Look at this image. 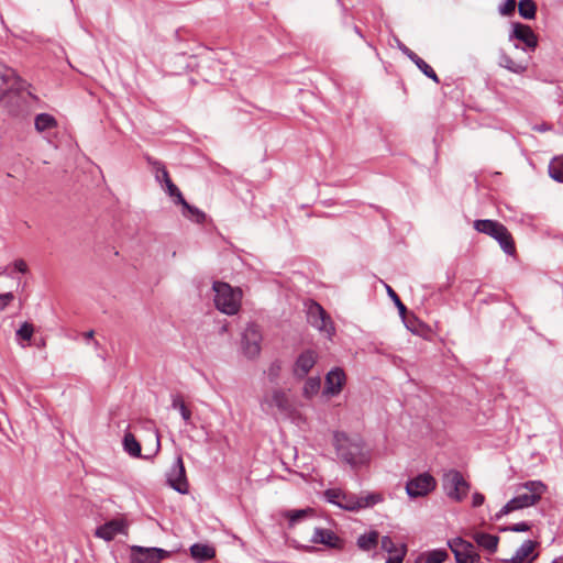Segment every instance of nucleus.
Returning a JSON list of instances; mask_svg holds the SVG:
<instances>
[{
	"label": "nucleus",
	"instance_id": "4",
	"mask_svg": "<svg viewBox=\"0 0 563 563\" xmlns=\"http://www.w3.org/2000/svg\"><path fill=\"white\" fill-rule=\"evenodd\" d=\"M214 291V305L221 312L232 316L235 314L241 307V290L234 289L230 284L216 280L212 284Z\"/></svg>",
	"mask_w": 563,
	"mask_h": 563
},
{
	"label": "nucleus",
	"instance_id": "10",
	"mask_svg": "<svg viewBox=\"0 0 563 563\" xmlns=\"http://www.w3.org/2000/svg\"><path fill=\"white\" fill-rule=\"evenodd\" d=\"M308 321L320 331L331 334L334 331L330 316L317 301H311L308 308Z\"/></svg>",
	"mask_w": 563,
	"mask_h": 563
},
{
	"label": "nucleus",
	"instance_id": "45",
	"mask_svg": "<svg viewBox=\"0 0 563 563\" xmlns=\"http://www.w3.org/2000/svg\"><path fill=\"white\" fill-rule=\"evenodd\" d=\"M531 529V526L526 522H517L508 527L500 528V531H512V532H527Z\"/></svg>",
	"mask_w": 563,
	"mask_h": 563
},
{
	"label": "nucleus",
	"instance_id": "46",
	"mask_svg": "<svg viewBox=\"0 0 563 563\" xmlns=\"http://www.w3.org/2000/svg\"><path fill=\"white\" fill-rule=\"evenodd\" d=\"M380 547L382 550H384L387 553H395L397 552V547L394 543L393 539L389 536H384L380 540Z\"/></svg>",
	"mask_w": 563,
	"mask_h": 563
},
{
	"label": "nucleus",
	"instance_id": "38",
	"mask_svg": "<svg viewBox=\"0 0 563 563\" xmlns=\"http://www.w3.org/2000/svg\"><path fill=\"white\" fill-rule=\"evenodd\" d=\"M34 332V327L30 322H24L21 324V327L16 330L15 335L16 340L22 341H30Z\"/></svg>",
	"mask_w": 563,
	"mask_h": 563
},
{
	"label": "nucleus",
	"instance_id": "24",
	"mask_svg": "<svg viewBox=\"0 0 563 563\" xmlns=\"http://www.w3.org/2000/svg\"><path fill=\"white\" fill-rule=\"evenodd\" d=\"M122 444H123L124 451L130 456H132V457H142L141 444H140V442L136 440V438L131 432H128V433L124 434Z\"/></svg>",
	"mask_w": 563,
	"mask_h": 563
},
{
	"label": "nucleus",
	"instance_id": "6",
	"mask_svg": "<svg viewBox=\"0 0 563 563\" xmlns=\"http://www.w3.org/2000/svg\"><path fill=\"white\" fill-rule=\"evenodd\" d=\"M527 493L519 494L508 501L511 510H519L538 504L542 495L547 492V485L541 481H528L522 484Z\"/></svg>",
	"mask_w": 563,
	"mask_h": 563
},
{
	"label": "nucleus",
	"instance_id": "48",
	"mask_svg": "<svg viewBox=\"0 0 563 563\" xmlns=\"http://www.w3.org/2000/svg\"><path fill=\"white\" fill-rule=\"evenodd\" d=\"M14 299L13 292L0 294V311H3Z\"/></svg>",
	"mask_w": 563,
	"mask_h": 563
},
{
	"label": "nucleus",
	"instance_id": "43",
	"mask_svg": "<svg viewBox=\"0 0 563 563\" xmlns=\"http://www.w3.org/2000/svg\"><path fill=\"white\" fill-rule=\"evenodd\" d=\"M516 0H505L498 8L501 15H512L516 11Z\"/></svg>",
	"mask_w": 563,
	"mask_h": 563
},
{
	"label": "nucleus",
	"instance_id": "42",
	"mask_svg": "<svg viewBox=\"0 0 563 563\" xmlns=\"http://www.w3.org/2000/svg\"><path fill=\"white\" fill-rule=\"evenodd\" d=\"M323 496L328 503L338 506V504H340L342 492L340 489L329 488L323 493Z\"/></svg>",
	"mask_w": 563,
	"mask_h": 563
},
{
	"label": "nucleus",
	"instance_id": "27",
	"mask_svg": "<svg viewBox=\"0 0 563 563\" xmlns=\"http://www.w3.org/2000/svg\"><path fill=\"white\" fill-rule=\"evenodd\" d=\"M499 65L514 74H522L527 70V65L515 62L509 55L503 53L499 56Z\"/></svg>",
	"mask_w": 563,
	"mask_h": 563
},
{
	"label": "nucleus",
	"instance_id": "35",
	"mask_svg": "<svg viewBox=\"0 0 563 563\" xmlns=\"http://www.w3.org/2000/svg\"><path fill=\"white\" fill-rule=\"evenodd\" d=\"M320 384L319 377H309L303 385V396L307 398L314 396L320 389Z\"/></svg>",
	"mask_w": 563,
	"mask_h": 563
},
{
	"label": "nucleus",
	"instance_id": "40",
	"mask_svg": "<svg viewBox=\"0 0 563 563\" xmlns=\"http://www.w3.org/2000/svg\"><path fill=\"white\" fill-rule=\"evenodd\" d=\"M448 547L450 548V550L452 552H453V549H455V550H461L462 548H464V549H474V545H473L472 542L466 541V540H464L461 537H456L454 539L449 540L448 541Z\"/></svg>",
	"mask_w": 563,
	"mask_h": 563
},
{
	"label": "nucleus",
	"instance_id": "44",
	"mask_svg": "<svg viewBox=\"0 0 563 563\" xmlns=\"http://www.w3.org/2000/svg\"><path fill=\"white\" fill-rule=\"evenodd\" d=\"M473 552H474V549H464V548H462L461 550L453 549L455 562L456 563H467L468 556H471Z\"/></svg>",
	"mask_w": 563,
	"mask_h": 563
},
{
	"label": "nucleus",
	"instance_id": "26",
	"mask_svg": "<svg viewBox=\"0 0 563 563\" xmlns=\"http://www.w3.org/2000/svg\"><path fill=\"white\" fill-rule=\"evenodd\" d=\"M164 190L173 199L175 205H180L185 200L181 191L173 183L168 173L164 174Z\"/></svg>",
	"mask_w": 563,
	"mask_h": 563
},
{
	"label": "nucleus",
	"instance_id": "16",
	"mask_svg": "<svg viewBox=\"0 0 563 563\" xmlns=\"http://www.w3.org/2000/svg\"><path fill=\"white\" fill-rule=\"evenodd\" d=\"M537 542L532 540H526L515 552V554L505 560V563H532L537 558L538 553H533Z\"/></svg>",
	"mask_w": 563,
	"mask_h": 563
},
{
	"label": "nucleus",
	"instance_id": "18",
	"mask_svg": "<svg viewBox=\"0 0 563 563\" xmlns=\"http://www.w3.org/2000/svg\"><path fill=\"white\" fill-rule=\"evenodd\" d=\"M22 80L13 68L0 64V98L4 97L16 85H21Z\"/></svg>",
	"mask_w": 563,
	"mask_h": 563
},
{
	"label": "nucleus",
	"instance_id": "13",
	"mask_svg": "<svg viewBox=\"0 0 563 563\" xmlns=\"http://www.w3.org/2000/svg\"><path fill=\"white\" fill-rule=\"evenodd\" d=\"M317 363V353L313 350L301 352L294 364L292 374L298 379H303Z\"/></svg>",
	"mask_w": 563,
	"mask_h": 563
},
{
	"label": "nucleus",
	"instance_id": "14",
	"mask_svg": "<svg viewBox=\"0 0 563 563\" xmlns=\"http://www.w3.org/2000/svg\"><path fill=\"white\" fill-rule=\"evenodd\" d=\"M128 525L123 519H112L97 527L95 536L104 541H112L117 534L126 533Z\"/></svg>",
	"mask_w": 563,
	"mask_h": 563
},
{
	"label": "nucleus",
	"instance_id": "11",
	"mask_svg": "<svg viewBox=\"0 0 563 563\" xmlns=\"http://www.w3.org/2000/svg\"><path fill=\"white\" fill-rule=\"evenodd\" d=\"M509 40H517L525 44V51H534L538 46V36L533 30L523 23L514 22L511 24V32Z\"/></svg>",
	"mask_w": 563,
	"mask_h": 563
},
{
	"label": "nucleus",
	"instance_id": "50",
	"mask_svg": "<svg viewBox=\"0 0 563 563\" xmlns=\"http://www.w3.org/2000/svg\"><path fill=\"white\" fill-rule=\"evenodd\" d=\"M485 501V496L481 493H474L473 496H472V505L473 507H479L484 504Z\"/></svg>",
	"mask_w": 563,
	"mask_h": 563
},
{
	"label": "nucleus",
	"instance_id": "8",
	"mask_svg": "<svg viewBox=\"0 0 563 563\" xmlns=\"http://www.w3.org/2000/svg\"><path fill=\"white\" fill-rule=\"evenodd\" d=\"M262 333L260 327L250 323L242 333V351L247 358H255L261 353Z\"/></svg>",
	"mask_w": 563,
	"mask_h": 563
},
{
	"label": "nucleus",
	"instance_id": "54",
	"mask_svg": "<svg viewBox=\"0 0 563 563\" xmlns=\"http://www.w3.org/2000/svg\"><path fill=\"white\" fill-rule=\"evenodd\" d=\"M155 437H156V452H157L161 448L159 435H158L157 431L155 432Z\"/></svg>",
	"mask_w": 563,
	"mask_h": 563
},
{
	"label": "nucleus",
	"instance_id": "19",
	"mask_svg": "<svg viewBox=\"0 0 563 563\" xmlns=\"http://www.w3.org/2000/svg\"><path fill=\"white\" fill-rule=\"evenodd\" d=\"M190 556L198 563L208 562L216 558L214 547L206 543H194L189 548Z\"/></svg>",
	"mask_w": 563,
	"mask_h": 563
},
{
	"label": "nucleus",
	"instance_id": "3",
	"mask_svg": "<svg viewBox=\"0 0 563 563\" xmlns=\"http://www.w3.org/2000/svg\"><path fill=\"white\" fill-rule=\"evenodd\" d=\"M333 445L343 462L352 466L363 463L364 442L361 439H351L344 432H335Z\"/></svg>",
	"mask_w": 563,
	"mask_h": 563
},
{
	"label": "nucleus",
	"instance_id": "39",
	"mask_svg": "<svg viewBox=\"0 0 563 563\" xmlns=\"http://www.w3.org/2000/svg\"><path fill=\"white\" fill-rule=\"evenodd\" d=\"M386 290H387L389 298L394 301L395 306L397 307L400 317L405 321V316L408 311L407 307L404 305V302L400 300L397 292L390 286L386 285Z\"/></svg>",
	"mask_w": 563,
	"mask_h": 563
},
{
	"label": "nucleus",
	"instance_id": "29",
	"mask_svg": "<svg viewBox=\"0 0 563 563\" xmlns=\"http://www.w3.org/2000/svg\"><path fill=\"white\" fill-rule=\"evenodd\" d=\"M360 501L358 496L355 494H346L342 493L340 504L338 507L347 511H357L360 510Z\"/></svg>",
	"mask_w": 563,
	"mask_h": 563
},
{
	"label": "nucleus",
	"instance_id": "17",
	"mask_svg": "<svg viewBox=\"0 0 563 563\" xmlns=\"http://www.w3.org/2000/svg\"><path fill=\"white\" fill-rule=\"evenodd\" d=\"M311 542L316 544H323L330 549H341L342 540L339 536L329 529L316 528L311 537Z\"/></svg>",
	"mask_w": 563,
	"mask_h": 563
},
{
	"label": "nucleus",
	"instance_id": "1",
	"mask_svg": "<svg viewBox=\"0 0 563 563\" xmlns=\"http://www.w3.org/2000/svg\"><path fill=\"white\" fill-rule=\"evenodd\" d=\"M26 87V81L22 80L21 85H16L4 97L0 98V104L9 115L24 119L31 114L32 107L38 99Z\"/></svg>",
	"mask_w": 563,
	"mask_h": 563
},
{
	"label": "nucleus",
	"instance_id": "15",
	"mask_svg": "<svg viewBox=\"0 0 563 563\" xmlns=\"http://www.w3.org/2000/svg\"><path fill=\"white\" fill-rule=\"evenodd\" d=\"M399 49L419 68V70L435 84L440 82V79L434 69L413 51L407 47L404 43L399 42Z\"/></svg>",
	"mask_w": 563,
	"mask_h": 563
},
{
	"label": "nucleus",
	"instance_id": "56",
	"mask_svg": "<svg viewBox=\"0 0 563 563\" xmlns=\"http://www.w3.org/2000/svg\"><path fill=\"white\" fill-rule=\"evenodd\" d=\"M354 31H355L356 34H358L361 37H363V34H362V32H361L358 26L355 25L354 26Z\"/></svg>",
	"mask_w": 563,
	"mask_h": 563
},
{
	"label": "nucleus",
	"instance_id": "52",
	"mask_svg": "<svg viewBox=\"0 0 563 563\" xmlns=\"http://www.w3.org/2000/svg\"><path fill=\"white\" fill-rule=\"evenodd\" d=\"M510 512H512L511 507H509L508 503H506V505H504L501 509L495 515V520H499Z\"/></svg>",
	"mask_w": 563,
	"mask_h": 563
},
{
	"label": "nucleus",
	"instance_id": "37",
	"mask_svg": "<svg viewBox=\"0 0 563 563\" xmlns=\"http://www.w3.org/2000/svg\"><path fill=\"white\" fill-rule=\"evenodd\" d=\"M449 558V554L443 549L432 550L427 553L424 563H443Z\"/></svg>",
	"mask_w": 563,
	"mask_h": 563
},
{
	"label": "nucleus",
	"instance_id": "28",
	"mask_svg": "<svg viewBox=\"0 0 563 563\" xmlns=\"http://www.w3.org/2000/svg\"><path fill=\"white\" fill-rule=\"evenodd\" d=\"M145 158L147 164L152 168V173L155 176V180L161 185H164V174L168 173L165 164L162 161H158L150 155H147Z\"/></svg>",
	"mask_w": 563,
	"mask_h": 563
},
{
	"label": "nucleus",
	"instance_id": "5",
	"mask_svg": "<svg viewBox=\"0 0 563 563\" xmlns=\"http://www.w3.org/2000/svg\"><path fill=\"white\" fill-rule=\"evenodd\" d=\"M442 487L450 499L460 503L467 496L471 485L460 471L452 468L443 474Z\"/></svg>",
	"mask_w": 563,
	"mask_h": 563
},
{
	"label": "nucleus",
	"instance_id": "7",
	"mask_svg": "<svg viewBox=\"0 0 563 563\" xmlns=\"http://www.w3.org/2000/svg\"><path fill=\"white\" fill-rule=\"evenodd\" d=\"M437 487V481L430 473H421L406 483V493L410 498L424 497Z\"/></svg>",
	"mask_w": 563,
	"mask_h": 563
},
{
	"label": "nucleus",
	"instance_id": "33",
	"mask_svg": "<svg viewBox=\"0 0 563 563\" xmlns=\"http://www.w3.org/2000/svg\"><path fill=\"white\" fill-rule=\"evenodd\" d=\"M310 511H311L310 508L287 510L284 512V517L288 519L289 527H294L297 522L305 519Z\"/></svg>",
	"mask_w": 563,
	"mask_h": 563
},
{
	"label": "nucleus",
	"instance_id": "36",
	"mask_svg": "<svg viewBox=\"0 0 563 563\" xmlns=\"http://www.w3.org/2000/svg\"><path fill=\"white\" fill-rule=\"evenodd\" d=\"M383 500V496L378 493H369L365 496H358L360 509L373 507Z\"/></svg>",
	"mask_w": 563,
	"mask_h": 563
},
{
	"label": "nucleus",
	"instance_id": "47",
	"mask_svg": "<svg viewBox=\"0 0 563 563\" xmlns=\"http://www.w3.org/2000/svg\"><path fill=\"white\" fill-rule=\"evenodd\" d=\"M151 552L154 554L156 563H161L163 560L170 558L173 553L172 551L156 547H152Z\"/></svg>",
	"mask_w": 563,
	"mask_h": 563
},
{
	"label": "nucleus",
	"instance_id": "53",
	"mask_svg": "<svg viewBox=\"0 0 563 563\" xmlns=\"http://www.w3.org/2000/svg\"><path fill=\"white\" fill-rule=\"evenodd\" d=\"M467 563H481V555L474 551L472 555L468 556Z\"/></svg>",
	"mask_w": 563,
	"mask_h": 563
},
{
	"label": "nucleus",
	"instance_id": "20",
	"mask_svg": "<svg viewBox=\"0 0 563 563\" xmlns=\"http://www.w3.org/2000/svg\"><path fill=\"white\" fill-rule=\"evenodd\" d=\"M129 558L131 563H156L155 556L151 552V548L142 545H131Z\"/></svg>",
	"mask_w": 563,
	"mask_h": 563
},
{
	"label": "nucleus",
	"instance_id": "31",
	"mask_svg": "<svg viewBox=\"0 0 563 563\" xmlns=\"http://www.w3.org/2000/svg\"><path fill=\"white\" fill-rule=\"evenodd\" d=\"M172 408L179 410L180 416L186 423L190 422L191 411L187 408V406L185 405L184 400L179 395L172 396Z\"/></svg>",
	"mask_w": 563,
	"mask_h": 563
},
{
	"label": "nucleus",
	"instance_id": "25",
	"mask_svg": "<svg viewBox=\"0 0 563 563\" xmlns=\"http://www.w3.org/2000/svg\"><path fill=\"white\" fill-rule=\"evenodd\" d=\"M34 126L37 132H44L56 128L57 121L49 113H40L34 119Z\"/></svg>",
	"mask_w": 563,
	"mask_h": 563
},
{
	"label": "nucleus",
	"instance_id": "2",
	"mask_svg": "<svg viewBox=\"0 0 563 563\" xmlns=\"http://www.w3.org/2000/svg\"><path fill=\"white\" fill-rule=\"evenodd\" d=\"M474 229L496 240L500 249L507 255L516 253V244L514 238L507 227L497 220L478 219L474 221Z\"/></svg>",
	"mask_w": 563,
	"mask_h": 563
},
{
	"label": "nucleus",
	"instance_id": "12",
	"mask_svg": "<svg viewBox=\"0 0 563 563\" xmlns=\"http://www.w3.org/2000/svg\"><path fill=\"white\" fill-rule=\"evenodd\" d=\"M346 383V375L341 367H333L325 375L323 394L330 397L338 396Z\"/></svg>",
	"mask_w": 563,
	"mask_h": 563
},
{
	"label": "nucleus",
	"instance_id": "9",
	"mask_svg": "<svg viewBox=\"0 0 563 563\" xmlns=\"http://www.w3.org/2000/svg\"><path fill=\"white\" fill-rule=\"evenodd\" d=\"M168 485L179 494L189 492V483L186 476V470L181 455H178L167 473Z\"/></svg>",
	"mask_w": 563,
	"mask_h": 563
},
{
	"label": "nucleus",
	"instance_id": "21",
	"mask_svg": "<svg viewBox=\"0 0 563 563\" xmlns=\"http://www.w3.org/2000/svg\"><path fill=\"white\" fill-rule=\"evenodd\" d=\"M473 540L477 543L478 547L485 549L490 554L497 551L499 543V537L486 532H475L473 534Z\"/></svg>",
	"mask_w": 563,
	"mask_h": 563
},
{
	"label": "nucleus",
	"instance_id": "32",
	"mask_svg": "<svg viewBox=\"0 0 563 563\" xmlns=\"http://www.w3.org/2000/svg\"><path fill=\"white\" fill-rule=\"evenodd\" d=\"M548 169L553 180L563 183V158H554L551 161Z\"/></svg>",
	"mask_w": 563,
	"mask_h": 563
},
{
	"label": "nucleus",
	"instance_id": "23",
	"mask_svg": "<svg viewBox=\"0 0 563 563\" xmlns=\"http://www.w3.org/2000/svg\"><path fill=\"white\" fill-rule=\"evenodd\" d=\"M183 210L181 213L185 218L189 219L190 221L202 224L206 221V213L200 210L199 208L189 205L186 199L180 203Z\"/></svg>",
	"mask_w": 563,
	"mask_h": 563
},
{
	"label": "nucleus",
	"instance_id": "49",
	"mask_svg": "<svg viewBox=\"0 0 563 563\" xmlns=\"http://www.w3.org/2000/svg\"><path fill=\"white\" fill-rule=\"evenodd\" d=\"M406 551H407L406 550V545L402 544L401 545V550L399 551V553L394 555V556H391V558H389L385 563H402V560H404V558L406 555Z\"/></svg>",
	"mask_w": 563,
	"mask_h": 563
},
{
	"label": "nucleus",
	"instance_id": "30",
	"mask_svg": "<svg viewBox=\"0 0 563 563\" xmlns=\"http://www.w3.org/2000/svg\"><path fill=\"white\" fill-rule=\"evenodd\" d=\"M519 15L525 20H532L537 14V4L533 0H520L518 3Z\"/></svg>",
	"mask_w": 563,
	"mask_h": 563
},
{
	"label": "nucleus",
	"instance_id": "51",
	"mask_svg": "<svg viewBox=\"0 0 563 563\" xmlns=\"http://www.w3.org/2000/svg\"><path fill=\"white\" fill-rule=\"evenodd\" d=\"M13 266H14L15 271H18L22 274H25L27 272V265L24 260H15L13 262Z\"/></svg>",
	"mask_w": 563,
	"mask_h": 563
},
{
	"label": "nucleus",
	"instance_id": "22",
	"mask_svg": "<svg viewBox=\"0 0 563 563\" xmlns=\"http://www.w3.org/2000/svg\"><path fill=\"white\" fill-rule=\"evenodd\" d=\"M379 542V533L377 530H371L360 534L356 540V545L364 552H369L377 548Z\"/></svg>",
	"mask_w": 563,
	"mask_h": 563
},
{
	"label": "nucleus",
	"instance_id": "41",
	"mask_svg": "<svg viewBox=\"0 0 563 563\" xmlns=\"http://www.w3.org/2000/svg\"><path fill=\"white\" fill-rule=\"evenodd\" d=\"M280 371H282V362L279 360H275L274 362L271 363V365L268 367V371H267L268 379L272 383L276 382L279 377Z\"/></svg>",
	"mask_w": 563,
	"mask_h": 563
},
{
	"label": "nucleus",
	"instance_id": "55",
	"mask_svg": "<svg viewBox=\"0 0 563 563\" xmlns=\"http://www.w3.org/2000/svg\"><path fill=\"white\" fill-rule=\"evenodd\" d=\"M93 334H95L93 330H90V331L86 332L85 336H86V339H92Z\"/></svg>",
	"mask_w": 563,
	"mask_h": 563
},
{
	"label": "nucleus",
	"instance_id": "34",
	"mask_svg": "<svg viewBox=\"0 0 563 563\" xmlns=\"http://www.w3.org/2000/svg\"><path fill=\"white\" fill-rule=\"evenodd\" d=\"M271 405L277 407L282 411L286 410L288 408L286 394L280 389L274 390L271 397Z\"/></svg>",
	"mask_w": 563,
	"mask_h": 563
}]
</instances>
